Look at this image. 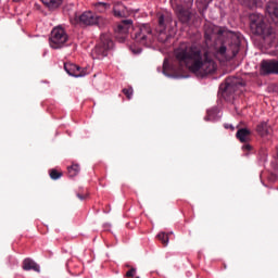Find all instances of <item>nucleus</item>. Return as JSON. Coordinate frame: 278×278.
<instances>
[{
    "label": "nucleus",
    "mask_w": 278,
    "mask_h": 278,
    "mask_svg": "<svg viewBox=\"0 0 278 278\" xmlns=\"http://www.w3.org/2000/svg\"><path fill=\"white\" fill-rule=\"evenodd\" d=\"M224 127H225V129H231V131H233V129H236L233 127V125H231V124H225Z\"/></svg>",
    "instance_id": "cd10ccee"
},
{
    "label": "nucleus",
    "mask_w": 278,
    "mask_h": 278,
    "mask_svg": "<svg viewBox=\"0 0 278 278\" xmlns=\"http://www.w3.org/2000/svg\"><path fill=\"white\" fill-rule=\"evenodd\" d=\"M111 49H114L112 36L110 34H102L100 36V42L92 50L91 55L93 60H103V58H108V53Z\"/></svg>",
    "instance_id": "20e7f679"
},
{
    "label": "nucleus",
    "mask_w": 278,
    "mask_h": 278,
    "mask_svg": "<svg viewBox=\"0 0 278 278\" xmlns=\"http://www.w3.org/2000/svg\"><path fill=\"white\" fill-rule=\"evenodd\" d=\"M174 54L177 62L186 66L195 77H207L218 68L212 53L199 43L182 42L175 49Z\"/></svg>",
    "instance_id": "f257e3e1"
},
{
    "label": "nucleus",
    "mask_w": 278,
    "mask_h": 278,
    "mask_svg": "<svg viewBox=\"0 0 278 278\" xmlns=\"http://www.w3.org/2000/svg\"><path fill=\"white\" fill-rule=\"evenodd\" d=\"M13 1H15L16 3H18L20 1H23V0H13Z\"/></svg>",
    "instance_id": "2f4dec72"
},
{
    "label": "nucleus",
    "mask_w": 278,
    "mask_h": 278,
    "mask_svg": "<svg viewBox=\"0 0 278 278\" xmlns=\"http://www.w3.org/2000/svg\"><path fill=\"white\" fill-rule=\"evenodd\" d=\"M236 137L240 142H249L251 140V130L248 128H241L237 131Z\"/></svg>",
    "instance_id": "f3484780"
},
{
    "label": "nucleus",
    "mask_w": 278,
    "mask_h": 278,
    "mask_svg": "<svg viewBox=\"0 0 278 278\" xmlns=\"http://www.w3.org/2000/svg\"><path fill=\"white\" fill-rule=\"evenodd\" d=\"M70 177H77L79 175V164H73L67 168Z\"/></svg>",
    "instance_id": "6ab92c4d"
},
{
    "label": "nucleus",
    "mask_w": 278,
    "mask_h": 278,
    "mask_svg": "<svg viewBox=\"0 0 278 278\" xmlns=\"http://www.w3.org/2000/svg\"><path fill=\"white\" fill-rule=\"evenodd\" d=\"M130 51L135 54H138V53H142V49L141 48H136L134 46H130Z\"/></svg>",
    "instance_id": "a878e982"
},
{
    "label": "nucleus",
    "mask_w": 278,
    "mask_h": 278,
    "mask_svg": "<svg viewBox=\"0 0 278 278\" xmlns=\"http://www.w3.org/2000/svg\"><path fill=\"white\" fill-rule=\"evenodd\" d=\"M64 71L71 77H86L88 75L87 68H81L80 66L73 63H65Z\"/></svg>",
    "instance_id": "1a4fd4ad"
},
{
    "label": "nucleus",
    "mask_w": 278,
    "mask_h": 278,
    "mask_svg": "<svg viewBox=\"0 0 278 278\" xmlns=\"http://www.w3.org/2000/svg\"><path fill=\"white\" fill-rule=\"evenodd\" d=\"M261 71L264 75H278V61L263 60L261 63Z\"/></svg>",
    "instance_id": "9d476101"
},
{
    "label": "nucleus",
    "mask_w": 278,
    "mask_h": 278,
    "mask_svg": "<svg viewBox=\"0 0 278 278\" xmlns=\"http://www.w3.org/2000/svg\"><path fill=\"white\" fill-rule=\"evenodd\" d=\"M266 11L271 21L278 25V3L275 1L268 2Z\"/></svg>",
    "instance_id": "f8f14e48"
},
{
    "label": "nucleus",
    "mask_w": 278,
    "mask_h": 278,
    "mask_svg": "<svg viewBox=\"0 0 278 278\" xmlns=\"http://www.w3.org/2000/svg\"><path fill=\"white\" fill-rule=\"evenodd\" d=\"M159 240L164 244V247L168 245V233L166 232H160L157 235Z\"/></svg>",
    "instance_id": "5701e85b"
},
{
    "label": "nucleus",
    "mask_w": 278,
    "mask_h": 278,
    "mask_svg": "<svg viewBox=\"0 0 278 278\" xmlns=\"http://www.w3.org/2000/svg\"><path fill=\"white\" fill-rule=\"evenodd\" d=\"M176 14L180 22L190 23L192 13H190L188 10L184 9V7H177Z\"/></svg>",
    "instance_id": "2eb2a0df"
},
{
    "label": "nucleus",
    "mask_w": 278,
    "mask_h": 278,
    "mask_svg": "<svg viewBox=\"0 0 278 278\" xmlns=\"http://www.w3.org/2000/svg\"><path fill=\"white\" fill-rule=\"evenodd\" d=\"M233 86H242V83H238L236 80L227 79L226 80V92H231L233 90Z\"/></svg>",
    "instance_id": "aec40b11"
},
{
    "label": "nucleus",
    "mask_w": 278,
    "mask_h": 278,
    "mask_svg": "<svg viewBox=\"0 0 278 278\" xmlns=\"http://www.w3.org/2000/svg\"><path fill=\"white\" fill-rule=\"evenodd\" d=\"M243 149H245V151H251V146L250 144H245V146H243Z\"/></svg>",
    "instance_id": "c756f323"
},
{
    "label": "nucleus",
    "mask_w": 278,
    "mask_h": 278,
    "mask_svg": "<svg viewBox=\"0 0 278 278\" xmlns=\"http://www.w3.org/2000/svg\"><path fill=\"white\" fill-rule=\"evenodd\" d=\"M250 28L252 34L261 36L268 47L273 45L275 35H273V28L264 21V15L260 13H252L250 15Z\"/></svg>",
    "instance_id": "7ed1b4c3"
},
{
    "label": "nucleus",
    "mask_w": 278,
    "mask_h": 278,
    "mask_svg": "<svg viewBox=\"0 0 278 278\" xmlns=\"http://www.w3.org/2000/svg\"><path fill=\"white\" fill-rule=\"evenodd\" d=\"M134 275H136V269L135 268H131L130 270H128L126 273V277H134Z\"/></svg>",
    "instance_id": "bb28decb"
},
{
    "label": "nucleus",
    "mask_w": 278,
    "mask_h": 278,
    "mask_svg": "<svg viewBox=\"0 0 278 278\" xmlns=\"http://www.w3.org/2000/svg\"><path fill=\"white\" fill-rule=\"evenodd\" d=\"M157 18H159V27L161 29V34L167 30L168 27L173 26V15H170V13H165V14L159 13Z\"/></svg>",
    "instance_id": "9b49d317"
},
{
    "label": "nucleus",
    "mask_w": 278,
    "mask_h": 278,
    "mask_svg": "<svg viewBox=\"0 0 278 278\" xmlns=\"http://www.w3.org/2000/svg\"><path fill=\"white\" fill-rule=\"evenodd\" d=\"M138 12H140V9H132L128 14H138Z\"/></svg>",
    "instance_id": "c85d7f7f"
},
{
    "label": "nucleus",
    "mask_w": 278,
    "mask_h": 278,
    "mask_svg": "<svg viewBox=\"0 0 278 278\" xmlns=\"http://www.w3.org/2000/svg\"><path fill=\"white\" fill-rule=\"evenodd\" d=\"M77 197H78V199H79L80 201H84V199H86V195H81V194H79V193H77Z\"/></svg>",
    "instance_id": "7c9ffc66"
},
{
    "label": "nucleus",
    "mask_w": 278,
    "mask_h": 278,
    "mask_svg": "<svg viewBox=\"0 0 278 278\" xmlns=\"http://www.w3.org/2000/svg\"><path fill=\"white\" fill-rule=\"evenodd\" d=\"M94 8L98 12H105L110 5L105 2H97Z\"/></svg>",
    "instance_id": "4be33fe9"
},
{
    "label": "nucleus",
    "mask_w": 278,
    "mask_h": 278,
    "mask_svg": "<svg viewBox=\"0 0 278 278\" xmlns=\"http://www.w3.org/2000/svg\"><path fill=\"white\" fill-rule=\"evenodd\" d=\"M215 31L218 34V36H227V38L232 40V43L228 49L224 45L217 48L215 50V58L220 62H228V60H233V58H236V55H238L240 52V37H238L236 33L227 30L223 27H216Z\"/></svg>",
    "instance_id": "f03ea898"
},
{
    "label": "nucleus",
    "mask_w": 278,
    "mask_h": 278,
    "mask_svg": "<svg viewBox=\"0 0 278 278\" xmlns=\"http://www.w3.org/2000/svg\"><path fill=\"white\" fill-rule=\"evenodd\" d=\"M123 93L127 97V99H131V97H134V88H125L123 89Z\"/></svg>",
    "instance_id": "393cba45"
},
{
    "label": "nucleus",
    "mask_w": 278,
    "mask_h": 278,
    "mask_svg": "<svg viewBox=\"0 0 278 278\" xmlns=\"http://www.w3.org/2000/svg\"><path fill=\"white\" fill-rule=\"evenodd\" d=\"M242 3V5H247V8H257L258 0H238Z\"/></svg>",
    "instance_id": "412c9836"
},
{
    "label": "nucleus",
    "mask_w": 278,
    "mask_h": 278,
    "mask_svg": "<svg viewBox=\"0 0 278 278\" xmlns=\"http://www.w3.org/2000/svg\"><path fill=\"white\" fill-rule=\"evenodd\" d=\"M47 8L50 10H55V8H60L64 0H41Z\"/></svg>",
    "instance_id": "a211bd4d"
},
{
    "label": "nucleus",
    "mask_w": 278,
    "mask_h": 278,
    "mask_svg": "<svg viewBox=\"0 0 278 278\" xmlns=\"http://www.w3.org/2000/svg\"><path fill=\"white\" fill-rule=\"evenodd\" d=\"M78 21L79 23H81V25H99V23L101 22V16L97 15L91 11H86L81 15H79Z\"/></svg>",
    "instance_id": "6e6552de"
},
{
    "label": "nucleus",
    "mask_w": 278,
    "mask_h": 278,
    "mask_svg": "<svg viewBox=\"0 0 278 278\" xmlns=\"http://www.w3.org/2000/svg\"><path fill=\"white\" fill-rule=\"evenodd\" d=\"M51 49H62L68 42V35L61 26L54 27L49 38Z\"/></svg>",
    "instance_id": "39448f33"
},
{
    "label": "nucleus",
    "mask_w": 278,
    "mask_h": 278,
    "mask_svg": "<svg viewBox=\"0 0 278 278\" xmlns=\"http://www.w3.org/2000/svg\"><path fill=\"white\" fill-rule=\"evenodd\" d=\"M163 66H166V61H164V64H163Z\"/></svg>",
    "instance_id": "473e14b6"
},
{
    "label": "nucleus",
    "mask_w": 278,
    "mask_h": 278,
    "mask_svg": "<svg viewBox=\"0 0 278 278\" xmlns=\"http://www.w3.org/2000/svg\"><path fill=\"white\" fill-rule=\"evenodd\" d=\"M135 40L140 45H148L153 41V29L149 24H142L135 28Z\"/></svg>",
    "instance_id": "423d86ee"
},
{
    "label": "nucleus",
    "mask_w": 278,
    "mask_h": 278,
    "mask_svg": "<svg viewBox=\"0 0 278 278\" xmlns=\"http://www.w3.org/2000/svg\"><path fill=\"white\" fill-rule=\"evenodd\" d=\"M114 16L117 18H125V16H129V11H127V7L125 4L117 2L113 7Z\"/></svg>",
    "instance_id": "ddd939ff"
},
{
    "label": "nucleus",
    "mask_w": 278,
    "mask_h": 278,
    "mask_svg": "<svg viewBox=\"0 0 278 278\" xmlns=\"http://www.w3.org/2000/svg\"><path fill=\"white\" fill-rule=\"evenodd\" d=\"M23 270H34L40 273V265L34 262L31 258H25L22 264Z\"/></svg>",
    "instance_id": "dca6fc26"
},
{
    "label": "nucleus",
    "mask_w": 278,
    "mask_h": 278,
    "mask_svg": "<svg viewBox=\"0 0 278 278\" xmlns=\"http://www.w3.org/2000/svg\"><path fill=\"white\" fill-rule=\"evenodd\" d=\"M134 27V21L124 20L119 24H117L115 28L116 38H121V40H125L127 38V34H129V29Z\"/></svg>",
    "instance_id": "0eeeda50"
},
{
    "label": "nucleus",
    "mask_w": 278,
    "mask_h": 278,
    "mask_svg": "<svg viewBox=\"0 0 278 278\" xmlns=\"http://www.w3.org/2000/svg\"><path fill=\"white\" fill-rule=\"evenodd\" d=\"M50 177L51 179H60V177H62V173L58 172V169H51L50 170Z\"/></svg>",
    "instance_id": "b1692460"
},
{
    "label": "nucleus",
    "mask_w": 278,
    "mask_h": 278,
    "mask_svg": "<svg viewBox=\"0 0 278 278\" xmlns=\"http://www.w3.org/2000/svg\"><path fill=\"white\" fill-rule=\"evenodd\" d=\"M256 131L262 138H266V136L273 134V127H270L267 122H262L256 126Z\"/></svg>",
    "instance_id": "4468645a"
}]
</instances>
